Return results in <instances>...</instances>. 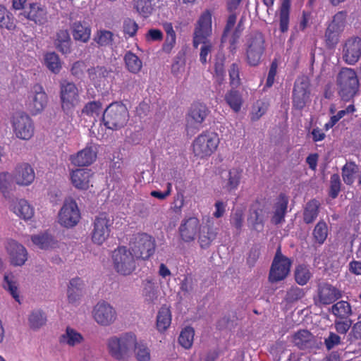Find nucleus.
Segmentation results:
<instances>
[{
	"instance_id": "nucleus-46",
	"label": "nucleus",
	"mask_w": 361,
	"mask_h": 361,
	"mask_svg": "<svg viewBox=\"0 0 361 361\" xmlns=\"http://www.w3.org/2000/svg\"><path fill=\"white\" fill-rule=\"evenodd\" d=\"M357 171L358 167L355 163H346L342 169V177L344 183L348 185L353 184Z\"/></svg>"
},
{
	"instance_id": "nucleus-56",
	"label": "nucleus",
	"mask_w": 361,
	"mask_h": 361,
	"mask_svg": "<svg viewBox=\"0 0 361 361\" xmlns=\"http://www.w3.org/2000/svg\"><path fill=\"white\" fill-rule=\"evenodd\" d=\"M332 312L337 317H345L351 313V308L348 302L340 301L333 305Z\"/></svg>"
},
{
	"instance_id": "nucleus-37",
	"label": "nucleus",
	"mask_w": 361,
	"mask_h": 361,
	"mask_svg": "<svg viewBox=\"0 0 361 361\" xmlns=\"http://www.w3.org/2000/svg\"><path fill=\"white\" fill-rule=\"evenodd\" d=\"M14 175L8 172L0 173V192L6 198L10 195L14 190Z\"/></svg>"
},
{
	"instance_id": "nucleus-64",
	"label": "nucleus",
	"mask_w": 361,
	"mask_h": 361,
	"mask_svg": "<svg viewBox=\"0 0 361 361\" xmlns=\"http://www.w3.org/2000/svg\"><path fill=\"white\" fill-rule=\"evenodd\" d=\"M138 29V25L135 20L132 19H126L123 22V32L129 37L134 36Z\"/></svg>"
},
{
	"instance_id": "nucleus-22",
	"label": "nucleus",
	"mask_w": 361,
	"mask_h": 361,
	"mask_svg": "<svg viewBox=\"0 0 361 361\" xmlns=\"http://www.w3.org/2000/svg\"><path fill=\"white\" fill-rule=\"evenodd\" d=\"M200 221L196 217H189L183 220L179 233L181 239L187 243L193 241L200 229Z\"/></svg>"
},
{
	"instance_id": "nucleus-39",
	"label": "nucleus",
	"mask_w": 361,
	"mask_h": 361,
	"mask_svg": "<svg viewBox=\"0 0 361 361\" xmlns=\"http://www.w3.org/2000/svg\"><path fill=\"white\" fill-rule=\"evenodd\" d=\"M32 243L40 249H49L55 247L54 238L47 233L34 235L31 237Z\"/></svg>"
},
{
	"instance_id": "nucleus-6",
	"label": "nucleus",
	"mask_w": 361,
	"mask_h": 361,
	"mask_svg": "<svg viewBox=\"0 0 361 361\" xmlns=\"http://www.w3.org/2000/svg\"><path fill=\"white\" fill-rule=\"evenodd\" d=\"M114 268L121 275L131 274L136 269V257L126 247L115 250L112 255Z\"/></svg>"
},
{
	"instance_id": "nucleus-47",
	"label": "nucleus",
	"mask_w": 361,
	"mask_h": 361,
	"mask_svg": "<svg viewBox=\"0 0 361 361\" xmlns=\"http://www.w3.org/2000/svg\"><path fill=\"white\" fill-rule=\"evenodd\" d=\"M0 27L8 30H13L16 28L12 15L1 5H0Z\"/></svg>"
},
{
	"instance_id": "nucleus-19",
	"label": "nucleus",
	"mask_w": 361,
	"mask_h": 361,
	"mask_svg": "<svg viewBox=\"0 0 361 361\" xmlns=\"http://www.w3.org/2000/svg\"><path fill=\"white\" fill-rule=\"evenodd\" d=\"M97 146L90 143L87 146L70 157L72 164L77 166H86L91 165L97 159Z\"/></svg>"
},
{
	"instance_id": "nucleus-34",
	"label": "nucleus",
	"mask_w": 361,
	"mask_h": 361,
	"mask_svg": "<svg viewBox=\"0 0 361 361\" xmlns=\"http://www.w3.org/2000/svg\"><path fill=\"white\" fill-rule=\"evenodd\" d=\"M83 341L82 334L71 327H67L60 337V342L68 346H75Z\"/></svg>"
},
{
	"instance_id": "nucleus-45",
	"label": "nucleus",
	"mask_w": 361,
	"mask_h": 361,
	"mask_svg": "<svg viewBox=\"0 0 361 361\" xmlns=\"http://www.w3.org/2000/svg\"><path fill=\"white\" fill-rule=\"evenodd\" d=\"M44 64L54 73H58L61 68V62L54 52L47 53L44 56Z\"/></svg>"
},
{
	"instance_id": "nucleus-3",
	"label": "nucleus",
	"mask_w": 361,
	"mask_h": 361,
	"mask_svg": "<svg viewBox=\"0 0 361 361\" xmlns=\"http://www.w3.org/2000/svg\"><path fill=\"white\" fill-rule=\"evenodd\" d=\"M81 219V213L78 204L71 197H66L59 211L57 221L60 226L71 228L78 224Z\"/></svg>"
},
{
	"instance_id": "nucleus-30",
	"label": "nucleus",
	"mask_w": 361,
	"mask_h": 361,
	"mask_svg": "<svg viewBox=\"0 0 361 361\" xmlns=\"http://www.w3.org/2000/svg\"><path fill=\"white\" fill-rule=\"evenodd\" d=\"M341 297L340 292L334 287L325 284L320 286L319 289L318 298L317 302L323 305H329L334 302Z\"/></svg>"
},
{
	"instance_id": "nucleus-43",
	"label": "nucleus",
	"mask_w": 361,
	"mask_h": 361,
	"mask_svg": "<svg viewBox=\"0 0 361 361\" xmlns=\"http://www.w3.org/2000/svg\"><path fill=\"white\" fill-rule=\"evenodd\" d=\"M288 202V198L284 195H280L278 198L275 204L274 214L272 218V221L274 224H279L283 221Z\"/></svg>"
},
{
	"instance_id": "nucleus-54",
	"label": "nucleus",
	"mask_w": 361,
	"mask_h": 361,
	"mask_svg": "<svg viewBox=\"0 0 361 361\" xmlns=\"http://www.w3.org/2000/svg\"><path fill=\"white\" fill-rule=\"evenodd\" d=\"M102 111V104L99 102H90L82 109L83 114L94 118L99 117Z\"/></svg>"
},
{
	"instance_id": "nucleus-2",
	"label": "nucleus",
	"mask_w": 361,
	"mask_h": 361,
	"mask_svg": "<svg viewBox=\"0 0 361 361\" xmlns=\"http://www.w3.org/2000/svg\"><path fill=\"white\" fill-rule=\"evenodd\" d=\"M127 107L122 103L109 104L103 113L104 124L109 129L117 130L126 126L128 121Z\"/></svg>"
},
{
	"instance_id": "nucleus-11",
	"label": "nucleus",
	"mask_w": 361,
	"mask_h": 361,
	"mask_svg": "<svg viewBox=\"0 0 361 361\" xmlns=\"http://www.w3.org/2000/svg\"><path fill=\"white\" fill-rule=\"evenodd\" d=\"M212 35V13L209 10L203 11L195 24L193 32V46L197 48L200 42L211 39Z\"/></svg>"
},
{
	"instance_id": "nucleus-9",
	"label": "nucleus",
	"mask_w": 361,
	"mask_h": 361,
	"mask_svg": "<svg viewBox=\"0 0 361 361\" xmlns=\"http://www.w3.org/2000/svg\"><path fill=\"white\" fill-rule=\"evenodd\" d=\"M11 123L14 135L22 140H30L35 133L34 123L25 113H16L13 115Z\"/></svg>"
},
{
	"instance_id": "nucleus-31",
	"label": "nucleus",
	"mask_w": 361,
	"mask_h": 361,
	"mask_svg": "<svg viewBox=\"0 0 361 361\" xmlns=\"http://www.w3.org/2000/svg\"><path fill=\"white\" fill-rule=\"evenodd\" d=\"M218 229L213 226H201L198 231V243L202 248H207L216 238Z\"/></svg>"
},
{
	"instance_id": "nucleus-51",
	"label": "nucleus",
	"mask_w": 361,
	"mask_h": 361,
	"mask_svg": "<svg viewBox=\"0 0 361 361\" xmlns=\"http://www.w3.org/2000/svg\"><path fill=\"white\" fill-rule=\"evenodd\" d=\"M194 330L191 327L185 328L181 332L178 338L179 343L185 348H190L193 343Z\"/></svg>"
},
{
	"instance_id": "nucleus-15",
	"label": "nucleus",
	"mask_w": 361,
	"mask_h": 361,
	"mask_svg": "<svg viewBox=\"0 0 361 361\" xmlns=\"http://www.w3.org/2000/svg\"><path fill=\"white\" fill-rule=\"evenodd\" d=\"M290 260L278 251L270 269L269 281L274 283L284 280L290 272Z\"/></svg>"
},
{
	"instance_id": "nucleus-32",
	"label": "nucleus",
	"mask_w": 361,
	"mask_h": 361,
	"mask_svg": "<svg viewBox=\"0 0 361 361\" xmlns=\"http://www.w3.org/2000/svg\"><path fill=\"white\" fill-rule=\"evenodd\" d=\"M13 212L20 218L27 221L31 219L35 214V209L28 201L20 199L12 206Z\"/></svg>"
},
{
	"instance_id": "nucleus-7",
	"label": "nucleus",
	"mask_w": 361,
	"mask_h": 361,
	"mask_svg": "<svg viewBox=\"0 0 361 361\" xmlns=\"http://www.w3.org/2000/svg\"><path fill=\"white\" fill-rule=\"evenodd\" d=\"M48 104V96L44 87L38 84L33 85L27 92L25 100L27 110L33 116L42 113Z\"/></svg>"
},
{
	"instance_id": "nucleus-20",
	"label": "nucleus",
	"mask_w": 361,
	"mask_h": 361,
	"mask_svg": "<svg viewBox=\"0 0 361 361\" xmlns=\"http://www.w3.org/2000/svg\"><path fill=\"white\" fill-rule=\"evenodd\" d=\"M20 15L38 25H44L48 20L46 6L37 2L30 4Z\"/></svg>"
},
{
	"instance_id": "nucleus-25",
	"label": "nucleus",
	"mask_w": 361,
	"mask_h": 361,
	"mask_svg": "<svg viewBox=\"0 0 361 361\" xmlns=\"http://www.w3.org/2000/svg\"><path fill=\"white\" fill-rule=\"evenodd\" d=\"M230 14L227 19L226 25L224 30L223 40H226L227 37H228L231 35H232L229 42L231 43V46L233 47L237 42L238 38L239 37L240 32L242 31V28L240 27V23L238 25L237 27L233 30V27L235 25L237 16L239 14V12H229Z\"/></svg>"
},
{
	"instance_id": "nucleus-59",
	"label": "nucleus",
	"mask_w": 361,
	"mask_h": 361,
	"mask_svg": "<svg viewBox=\"0 0 361 361\" xmlns=\"http://www.w3.org/2000/svg\"><path fill=\"white\" fill-rule=\"evenodd\" d=\"M315 240L319 243H323L327 237V226L324 222H319L313 232Z\"/></svg>"
},
{
	"instance_id": "nucleus-55",
	"label": "nucleus",
	"mask_w": 361,
	"mask_h": 361,
	"mask_svg": "<svg viewBox=\"0 0 361 361\" xmlns=\"http://www.w3.org/2000/svg\"><path fill=\"white\" fill-rule=\"evenodd\" d=\"M268 108V103L265 101H257L253 105L251 111V119L253 121L258 120L262 115L265 114Z\"/></svg>"
},
{
	"instance_id": "nucleus-62",
	"label": "nucleus",
	"mask_w": 361,
	"mask_h": 361,
	"mask_svg": "<svg viewBox=\"0 0 361 361\" xmlns=\"http://www.w3.org/2000/svg\"><path fill=\"white\" fill-rule=\"evenodd\" d=\"M310 334L307 330L298 331L293 336V342L298 347L301 348L303 344L310 339Z\"/></svg>"
},
{
	"instance_id": "nucleus-26",
	"label": "nucleus",
	"mask_w": 361,
	"mask_h": 361,
	"mask_svg": "<svg viewBox=\"0 0 361 361\" xmlns=\"http://www.w3.org/2000/svg\"><path fill=\"white\" fill-rule=\"evenodd\" d=\"M84 286V281L78 277L70 280L67 289V299L69 303L74 305L79 303Z\"/></svg>"
},
{
	"instance_id": "nucleus-60",
	"label": "nucleus",
	"mask_w": 361,
	"mask_h": 361,
	"mask_svg": "<svg viewBox=\"0 0 361 361\" xmlns=\"http://www.w3.org/2000/svg\"><path fill=\"white\" fill-rule=\"evenodd\" d=\"M355 111L353 105H349L345 109L339 111L336 115L331 118V121L326 124V128H331L334 126L341 118L348 114H352Z\"/></svg>"
},
{
	"instance_id": "nucleus-16",
	"label": "nucleus",
	"mask_w": 361,
	"mask_h": 361,
	"mask_svg": "<svg viewBox=\"0 0 361 361\" xmlns=\"http://www.w3.org/2000/svg\"><path fill=\"white\" fill-rule=\"evenodd\" d=\"M60 99L64 111H71L80 102L79 90L73 82H63L61 85Z\"/></svg>"
},
{
	"instance_id": "nucleus-35",
	"label": "nucleus",
	"mask_w": 361,
	"mask_h": 361,
	"mask_svg": "<svg viewBox=\"0 0 361 361\" xmlns=\"http://www.w3.org/2000/svg\"><path fill=\"white\" fill-rule=\"evenodd\" d=\"M73 38L82 42H87L91 35V28L86 23L77 21L72 25Z\"/></svg>"
},
{
	"instance_id": "nucleus-5",
	"label": "nucleus",
	"mask_w": 361,
	"mask_h": 361,
	"mask_svg": "<svg viewBox=\"0 0 361 361\" xmlns=\"http://www.w3.org/2000/svg\"><path fill=\"white\" fill-rule=\"evenodd\" d=\"M337 85L341 97L348 100L355 95L359 88V80L355 71L350 68H342L337 77Z\"/></svg>"
},
{
	"instance_id": "nucleus-53",
	"label": "nucleus",
	"mask_w": 361,
	"mask_h": 361,
	"mask_svg": "<svg viewBox=\"0 0 361 361\" xmlns=\"http://www.w3.org/2000/svg\"><path fill=\"white\" fill-rule=\"evenodd\" d=\"M200 45H201L200 61L204 64L210 59L209 55L214 49V44L209 39L200 42Z\"/></svg>"
},
{
	"instance_id": "nucleus-12",
	"label": "nucleus",
	"mask_w": 361,
	"mask_h": 361,
	"mask_svg": "<svg viewBox=\"0 0 361 361\" xmlns=\"http://www.w3.org/2000/svg\"><path fill=\"white\" fill-rule=\"evenodd\" d=\"M94 322L102 326H109L117 320L118 314L114 307L106 301L98 302L92 310Z\"/></svg>"
},
{
	"instance_id": "nucleus-42",
	"label": "nucleus",
	"mask_w": 361,
	"mask_h": 361,
	"mask_svg": "<svg viewBox=\"0 0 361 361\" xmlns=\"http://www.w3.org/2000/svg\"><path fill=\"white\" fill-rule=\"evenodd\" d=\"M133 350L137 361H151V350L145 342L138 341L136 338V344Z\"/></svg>"
},
{
	"instance_id": "nucleus-61",
	"label": "nucleus",
	"mask_w": 361,
	"mask_h": 361,
	"mask_svg": "<svg viewBox=\"0 0 361 361\" xmlns=\"http://www.w3.org/2000/svg\"><path fill=\"white\" fill-rule=\"evenodd\" d=\"M264 220L262 209H256L251 212L247 219V222L255 229H257L259 224H262Z\"/></svg>"
},
{
	"instance_id": "nucleus-33",
	"label": "nucleus",
	"mask_w": 361,
	"mask_h": 361,
	"mask_svg": "<svg viewBox=\"0 0 361 361\" xmlns=\"http://www.w3.org/2000/svg\"><path fill=\"white\" fill-rule=\"evenodd\" d=\"M172 315L170 307L167 305H163L158 310L157 314V329L158 331L163 333L166 331L171 326Z\"/></svg>"
},
{
	"instance_id": "nucleus-27",
	"label": "nucleus",
	"mask_w": 361,
	"mask_h": 361,
	"mask_svg": "<svg viewBox=\"0 0 361 361\" xmlns=\"http://www.w3.org/2000/svg\"><path fill=\"white\" fill-rule=\"evenodd\" d=\"M110 72L104 68H97L90 70L89 75L91 81L99 90H104L111 81Z\"/></svg>"
},
{
	"instance_id": "nucleus-36",
	"label": "nucleus",
	"mask_w": 361,
	"mask_h": 361,
	"mask_svg": "<svg viewBox=\"0 0 361 361\" xmlns=\"http://www.w3.org/2000/svg\"><path fill=\"white\" fill-rule=\"evenodd\" d=\"M3 286L9 292L13 298L18 302H20L19 284L17 279L12 274H5Z\"/></svg>"
},
{
	"instance_id": "nucleus-14",
	"label": "nucleus",
	"mask_w": 361,
	"mask_h": 361,
	"mask_svg": "<svg viewBox=\"0 0 361 361\" xmlns=\"http://www.w3.org/2000/svg\"><path fill=\"white\" fill-rule=\"evenodd\" d=\"M208 114L207 106L202 104L192 106L186 117V131L192 135L202 127V123Z\"/></svg>"
},
{
	"instance_id": "nucleus-41",
	"label": "nucleus",
	"mask_w": 361,
	"mask_h": 361,
	"mask_svg": "<svg viewBox=\"0 0 361 361\" xmlns=\"http://www.w3.org/2000/svg\"><path fill=\"white\" fill-rule=\"evenodd\" d=\"M225 100L234 112H238L243 103L242 94L235 90H231L226 94Z\"/></svg>"
},
{
	"instance_id": "nucleus-58",
	"label": "nucleus",
	"mask_w": 361,
	"mask_h": 361,
	"mask_svg": "<svg viewBox=\"0 0 361 361\" xmlns=\"http://www.w3.org/2000/svg\"><path fill=\"white\" fill-rule=\"evenodd\" d=\"M185 61L182 56H177L171 66V72L176 77H181L185 72Z\"/></svg>"
},
{
	"instance_id": "nucleus-48",
	"label": "nucleus",
	"mask_w": 361,
	"mask_h": 361,
	"mask_svg": "<svg viewBox=\"0 0 361 361\" xmlns=\"http://www.w3.org/2000/svg\"><path fill=\"white\" fill-rule=\"evenodd\" d=\"M47 322V317L41 310L33 311L29 317V324L32 329H38L43 326Z\"/></svg>"
},
{
	"instance_id": "nucleus-8",
	"label": "nucleus",
	"mask_w": 361,
	"mask_h": 361,
	"mask_svg": "<svg viewBox=\"0 0 361 361\" xmlns=\"http://www.w3.org/2000/svg\"><path fill=\"white\" fill-rule=\"evenodd\" d=\"M113 224V218L106 213L96 216L92 224V241L98 245H102L109 237Z\"/></svg>"
},
{
	"instance_id": "nucleus-49",
	"label": "nucleus",
	"mask_w": 361,
	"mask_h": 361,
	"mask_svg": "<svg viewBox=\"0 0 361 361\" xmlns=\"http://www.w3.org/2000/svg\"><path fill=\"white\" fill-rule=\"evenodd\" d=\"M312 276L310 269L305 265H299L296 267L295 271V278L296 282L300 285H305Z\"/></svg>"
},
{
	"instance_id": "nucleus-40",
	"label": "nucleus",
	"mask_w": 361,
	"mask_h": 361,
	"mask_svg": "<svg viewBox=\"0 0 361 361\" xmlns=\"http://www.w3.org/2000/svg\"><path fill=\"white\" fill-rule=\"evenodd\" d=\"M133 5L136 13L142 18L149 17L154 11L151 0H133Z\"/></svg>"
},
{
	"instance_id": "nucleus-52",
	"label": "nucleus",
	"mask_w": 361,
	"mask_h": 361,
	"mask_svg": "<svg viewBox=\"0 0 361 361\" xmlns=\"http://www.w3.org/2000/svg\"><path fill=\"white\" fill-rule=\"evenodd\" d=\"M113 37L114 34L111 31L101 30L96 33L94 39L99 46L106 47L112 44Z\"/></svg>"
},
{
	"instance_id": "nucleus-24",
	"label": "nucleus",
	"mask_w": 361,
	"mask_h": 361,
	"mask_svg": "<svg viewBox=\"0 0 361 361\" xmlns=\"http://www.w3.org/2000/svg\"><path fill=\"white\" fill-rule=\"evenodd\" d=\"M361 55V39L355 37L348 39L343 48V59L348 64L355 63Z\"/></svg>"
},
{
	"instance_id": "nucleus-50",
	"label": "nucleus",
	"mask_w": 361,
	"mask_h": 361,
	"mask_svg": "<svg viewBox=\"0 0 361 361\" xmlns=\"http://www.w3.org/2000/svg\"><path fill=\"white\" fill-rule=\"evenodd\" d=\"M319 204L318 201L315 200H311L307 204L304 212V220L306 223L312 222L317 217Z\"/></svg>"
},
{
	"instance_id": "nucleus-44",
	"label": "nucleus",
	"mask_w": 361,
	"mask_h": 361,
	"mask_svg": "<svg viewBox=\"0 0 361 361\" xmlns=\"http://www.w3.org/2000/svg\"><path fill=\"white\" fill-rule=\"evenodd\" d=\"M124 61L127 70L134 74L138 73L142 67V61L131 51H128L125 54Z\"/></svg>"
},
{
	"instance_id": "nucleus-28",
	"label": "nucleus",
	"mask_w": 361,
	"mask_h": 361,
	"mask_svg": "<svg viewBox=\"0 0 361 361\" xmlns=\"http://www.w3.org/2000/svg\"><path fill=\"white\" fill-rule=\"evenodd\" d=\"M11 263L14 266H22L27 259V252L24 246L16 242H11L8 245Z\"/></svg>"
},
{
	"instance_id": "nucleus-38",
	"label": "nucleus",
	"mask_w": 361,
	"mask_h": 361,
	"mask_svg": "<svg viewBox=\"0 0 361 361\" xmlns=\"http://www.w3.org/2000/svg\"><path fill=\"white\" fill-rule=\"evenodd\" d=\"M55 45L63 54H68L71 51V37L67 30H59L56 35Z\"/></svg>"
},
{
	"instance_id": "nucleus-29",
	"label": "nucleus",
	"mask_w": 361,
	"mask_h": 361,
	"mask_svg": "<svg viewBox=\"0 0 361 361\" xmlns=\"http://www.w3.org/2000/svg\"><path fill=\"white\" fill-rule=\"evenodd\" d=\"M290 0H283L281 4L276 13L278 18L279 30L281 32H286L289 29Z\"/></svg>"
},
{
	"instance_id": "nucleus-13",
	"label": "nucleus",
	"mask_w": 361,
	"mask_h": 361,
	"mask_svg": "<svg viewBox=\"0 0 361 361\" xmlns=\"http://www.w3.org/2000/svg\"><path fill=\"white\" fill-rule=\"evenodd\" d=\"M130 250L137 259H148L154 252V240L146 233L138 234L130 243Z\"/></svg>"
},
{
	"instance_id": "nucleus-10",
	"label": "nucleus",
	"mask_w": 361,
	"mask_h": 361,
	"mask_svg": "<svg viewBox=\"0 0 361 361\" xmlns=\"http://www.w3.org/2000/svg\"><path fill=\"white\" fill-rule=\"evenodd\" d=\"M265 49L264 36L260 32L251 34L247 38L246 59L250 66H257L261 61Z\"/></svg>"
},
{
	"instance_id": "nucleus-17",
	"label": "nucleus",
	"mask_w": 361,
	"mask_h": 361,
	"mask_svg": "<svg viewBox=\"0 0 361 361\" xmlns=\"http://www.w3.org/2000/svg\"><path fill=\"white\" fill-rule=\"evenodd\" d=\"M310 102V84L307 77L302 76L295 83L293 103L298 109H303Z\"/></svg>"
},
{
	"instance_id": "nucleus-21",
	"label": "nucleus",
	"mask_w": 361,
	"mask_h": 361,
	"mask_svg": "<svg viewBox=\"0 0 361 361\" xmlns=\"http://www.w3.org/2000/svg\"><path fill=\"white\" fill-rule=\"evenodd\" d=\"M242 175L240 168L233 167L224 171L221 173V185L226 192H231L237 190Z\"/></svg>"
},
{
	"instance_id": "nucleus-1",
	"label": "nucleus",
	"mask_w": 361,
	"mask_h": 361,
	"mask_svg": "<svg viewBox=\"0 0 361 361\" xmlns=\"http://www.w3.org/2000/svg\"><path fill=\"white\" fill-rule=\"evenodd\" d=\"M135 344L136 335L128 332L109 338L106 341V349L109 355L115 360L128 361Z\"/></svg>"
},
{
	"instance_id": "nucleus-57",
	"label": "nucleus",
	"mask_w": 361,
	"mask_h": 361,
	"mask_svg": "<svg viewBox=\"0 0 361 361\" xmlns=\"http://www.w3.org/2000/svg\"><path fill=\"white\" fill-rule=\"evenodd\" d=\"M345 16L346 15L343 12L336 13L334 16L332 22L329 25V32L334 31L335 29L336 30L341 32L345 25Z\"/></svg>"
},
{
	"instance_id": "nucleus-63",
	"label": "nucleus",
	"mask_w": 361,
	"mask_h": 361,
	"mask_svg": "<svg viewBox=\"0 0 361 361\" xmlns=\"http://www.w3.org/2000/svg\"><path fill=\"white\" fill-rule=\"evenodd\" d=\"M244 218V212L241 209H235L231 217V224L237 229L241 228Z\"/></svg>"
},
{
	"instance_id": "nucleus-23",
	"label": "nucleus",
	"mask_w": 361,
	"mask_h": 361,
	"mask_svg": "<svg viewBox=\"0 0 361 361\" xmlns=\"http://www.w3.org/2000/svg\"><path fill=\"white\" fill-rule=\"evenodd\" d=\"M13 175L14 182L20 186H28L35 178V171L27 163L18 164L14 170Z\"/></svg>"
},
{
	"instance_id": "nucleus-4",
	"label": "nucleus",
	"mask_w": 361,
	"mask_h": 361,
	"mask_svg": "<svg viewBox=\"0 0 361 361\" xmlns=\"http://www.w3.org/2000/svg\"><path fill=\"white\" fill-rule=\"evenodd\" d=\"M219 144V137L216 133L204 132L194 140L192 151L198 158H207L216 150Z\"/></svg>"
},
{
	"instance_id": "nucleus-18",
	"label": "nucleus",
	"mask_w": 361,
	"mask_h": 361,
	"mask_svg": "<svg viewBox=\"0 0 361 361\" xmlns=\"http://www.w3.org/2000/svg\"><path fill=\"white\" fill-rule=\"evenodd\" d=\"M92 171L87 169H76L69 172L72 185L79 190H87L92 186Z\"/></svg>"
}]
</instances>
